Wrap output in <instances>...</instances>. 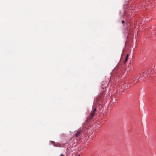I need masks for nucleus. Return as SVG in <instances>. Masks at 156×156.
Returning <instances> with one entry per match:
<instances>
[{
	"mask_svg": "<svg viewBox=\"0 0 156 156\" xmlns=\"http://www.w3.org/2000/svg\"><path fill=\"white\" fill-rule=\"evenodd\" d=\"M151 69H149L146 72V74H147V75L145 76H142L141 77H140L139 78H138V76H136L135 77V80H134L133 81L135 82L136 80H137L134 83H133V85H134L135 84L139 82V81H140V80H142V79L143 78H145L146 77L148 76V75L151 73Z\"/></svg>",
	"mask_w": 156,
	"mask_h": 156,
	"instance_id": "obj_1",
	"label": "nucleus"
},
{
	"mask_svg": "<svg viewBox=\"0 0 156 156\" xmlns=\"http://www.w3.org/2000/svg\"><path fill=\"white\" fill-rule=\"evenodd\" d=\"M96 111V108H95L93 107V110L91 111L90 113V115L88 117L86 121H88L92 119L94 115L95 112Z\"/></svg>",
	"mask_w": 156,
	"mask_h": 156,
	"instance_id": "obj_2",
	"label": "nucleus"
},
{
	"mask_svg": "<svg viewBox=\"0 0 156 156\" xmlns=\"http://www.w3.org/2000/svg\"><path fill=\"white\" fill-rule=\"evenodd\" d=\"M82 131L81 130L78 131L76 134L75 135V136L76 137L77 139V138H80V135L81 134Z\"/></svg>",
	"mask_w": 156,
	"mask_h": 156,
	"instance_id": "obj_3",
	"label": "nucleus"
},
{
	"mask_svg": "<svg viewBox=\"0 0 156 156\" xmlns=\"http://www.w3.org/2000/svg\"><path fill=\"white\" fill-rule=\"evenodd\" d=\"M128 59H120L119 62V64H125L127 61Z\"/></svg>",
	"mask_w": 156,
	"mask_h": 156,
	"instance_id": "obj_4",
	"label": "nucleus"
},
{
	"mask_svg": "<svg viewBox=\"0 0 156 156\" xmlns=\"http://www.w3.org/2000/svg\"><path fill=\"white\" fill-rule=\"evenodd\" d=\"M152 68H153L154 70H156V66H155V65L152 66Z\"/></svg>",
	"mask_w": 156,
	"mask_h": 156,
	"instance_id": "obj_5",
	"label": "nucleus"
},
{
	"mask_svg": "<svg viewBox=\"0 0 156 156\" xmlns=\"http://www.w3.org/2000/svg\"><path fill=\"white\" fill-rule=\"evenodd\" d=\"M129 54H127V55H126V57L125 58H128L129 57Z\"/></svg>",
	"mask_w": 156,
	"mask_h": 156,
	"instance_id": "obj_6",
	"label": "nucleus"
},
{
	"mask_svg": "<svg viewBox=\"0 0 156 156\" xmlns=\"http://www.w3.org/2000/svg\"><path fill=\"white\" fill-rule=\"evenodd\" d=\"M124 22H124V20H123V21H122V23H124Z\"/></svg>",
	"mask_w": 156,
	"mask_h": 156,
	"instance_id": "obj_7",
	"label": "nucleus"
},
{
	"mask_svg": "<svg viewBox=\"0 0 156 156\" xmlns=\"http://www.w3.org/2000/svg\"><path fill=\"white\" fill-rule=\"evenodd\" d=\"M60 156H64V155H63V154H61V155H60Z\"/></svg>",
	"mask_w": 156,
	"mask_h": 156,
	"instance_id": "obj_8",
	"label": "nucleus"
},
{
	"mask_svg": "<svg viewBox=\"0 0 156 156\" xmlns=\"http://www.w3.org/2000/svg\"><path fill=\"white\" fill-rule=\"evenodd\" d=\"M129 87H130V85L129 84Z\"/></svg>",
	"mask_w": 156,
	"mask_h": 156,
	"instance_id": "obj_9",
	"label": "nucleus"
},
{
	"mask_svg": "<svg viewBox=\"0 0 156 156\" xmlns=\"http://www.w3.org/2000/svg\"><path fill=\"white\" fill-rule=\"evenodd\" d=\"M78 156H80V154H79Z\"/></svg>",
	"mask_w": 156,
	"mask_h": 156,
	"instance_id": "obj_10",
	"label": "nucleus"
}]
</instances>
